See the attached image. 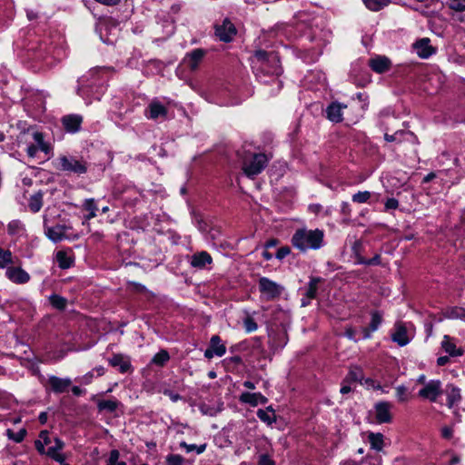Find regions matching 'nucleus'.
<instances>
[{"instance_id": "obj_1", "label": "nucleus", "mask_w": 465, "mask_h": 465, "mask_svg": "<svg viewBox=\"0 0 465 465\" xmlns=\"http://www.w3.org/2000/svg\"><path fill=\"white\" fill-rule=\"evenodd\" d=\"M324 233L320 229L308 230L299 229L297 230L292 238V245L302 252L307 250H317L322 246Z\"/></svg>"}, {"instance_id": "obj_2", "label": "nucleus", "mask_w": 465, "mask_h": 465, "mask_svg": "<svg viewBox=\"0 0 465 465\" xmlns=\"http://www.w3.org/2000/svg\"><path fill=\"white\" fill-rule=\"evenodd\" d=\"M269 162L264 153L246 154L242 157V171L248 177H254L262 173Z\"/></svg>"}, {"instance_id": "obj_3", "label": "nucleus", "mask_w": 465, "mask_h": 465, "mask_svg": "<svg viewBox=\"0 0 465 465\" xmlns=\"http://www.w3.org/2000/svg\"><path fill=\"white\" fill-rule=\"evenodd\" d=\"M58 169L64 172H71L78 174L84 173L87 170L84 162L73 156L61 155L58 159Z\"/></svg>"}, {"instance_id": "obj_4", "label": "nucleus", "mask_w": 465, "mask_h": 465, "mask_svg": "<svg viewBox=\"0 0 465 465\" xmlns=\"http://www.w3.org/2000/svg\"><path fill=\"white\" fill-rule=\"evenodd\" d=\"M259 289L266 300L276 299L283 291L282 285L266 277H262L259 280Z\"/></svg>"}, {"instance_id": "obj_5", "label": "nucleus", "mask_w": 465, "mask_h": 465, "mask_svg": "<svg viewBox=\"0 0 465 465\" xmlns=\"http://www.w3.org/2000/svg\"><path fill=\"white\" fill-rule=\"evenodd\" d=\"M418 394L423 399L436 401L437 398L442 394L441 382L438 380L430 381L419 391Z\"/></svg>"}, {"instance_id": "obj_6", "label": "nucleus", "mask_w": 465, "mask_h": 465, "mask_svg": "<svg viewBox=\"0 0 465 465\" xmlns=\"http://www.w3.org/2000/svg\"><path fill=\"white\" fill-rule=\"evenodd\" d=\"M392 404L388 401H379L374 405L375 420L377 423H390L392 420L391 410Z\"/></svg>"}, {"instance_id": "obj_7", "label": "nucleus", "mask_w": 465, "mask_h": 465, "mask_svg": "<svg viewBox=\"0 0 465 465\" xmlns=\"http://www.w3.org/2000/svg\"><path fill=\"white\" fill-rule=\"evenodd\" d=\"M215 35L223 42H231L236 35V28L229 19H224L221 25L215 26Z\"/></svg>"}, {"instance_id": "obj_8", "label": "nucleus", "mask_w": 465, "mask_h": 465, "mask_svg": "<svg viewBox=\"0 0 465 465\" xmlns=\"http://www.w3.org/2000/svg\"><path fill=\"white\" fill-rule=\"evenodd\" d=\"M430 42L429 38H422L413 44L412 47L420 58H428L434 53Z\"/></svg>"}, {"instance_id": "obj_9", "label": "nucleus", "mask_w": 465, "mask_h": 465, "mask_svg": "<svg viewBox=\"0 0 465 465\" xmlns=\"http://www.w3.org/2000/svg\"><path fill=\"white\" fill-rule=\"evenodd\" d=\"M5 274L10 281L15 283H25L30 280L29 274L19 267H9Z\"/></svg>"}, {"instance_id": "obj_10", "label": "nucleus", "mask_w": 465, "mask_h": 465, "mask_svg": "<svg viewBox=\"0 0 465 465\" xmlns=\"http://www.w3.org/2000/svg\"><path fill=\"white\" fill-rule=\"evenodd\" d=\"M204 55L205 51L198 48L188 54L184 57L183 61L192 71H195L198 68L200 63L203 61Z\"/></svg>"}, {"instance_id": "obj_11", "label": "nucleus", "mask_w": 465, "mask_h": 465, "mask_svg": "<svg viewBox=\"0 0 465 465\" xmlns=\"http://www.w3.org/2000/svg\"><path fill=\"white\" fill-rule=\"evenodd\" d=\"M369 65L374 72L382 74L391 68V62L388 57L379 55L371 59L369 61Z\"/></svg>"}, {"instance_id": "obj_12", "label": "nucleus", "mask_w": 465, "mask_h": 465, "mask_svg": "<svg viewBox=\"0 0 465 465\" xmlns=\"http://www.w3.org/2000/svg\"><path fill=\"white\" fill-rule=\"evenodd\" d=\"M391 340L400 346H405L410 342L406 327L397 322L394 327V332L391 334Z\"/></svg>"}, {"instance_id": "obj_13", "label": "nucleus", "mask_w": 465, "mask_h": 465, "mask_svg": "<svg viewBox=\"0 0 465 465\" xmlns=\"http://www.w3.org/2000/svg\"><path fill=\"white\" fill-rule=\"evenodd\" d=\"M347 106L340 103H331L326 109L327 118L333 123L342 121V109Z\"/></svg>"}, {"instance_id": "obj_14", "label": "nucleus", "mask_w": 465, "mask_h": 465, "mask_svg": "<svg viewBox=\"0 0 465 465\" xmlns=\"http://www.w3.org/2000/svg\"><path fill=\"white\" fill-rule=\"evenodd\" d=\"M83 118L77 114H69L62 118L64 129L70 133H75L80 129Z\"/></svg>"}, {"instance_id": "obj_15", "label": "nucleus", "mask_w": 465, "mask_h": 465, "mask_svg": "<svg viewBox=\"0 0 465 465\" xmlns=\"http://www.w3.org/2000/svg\"><path fill=\"white\" fill-rule=\"evenodd\" d=\"M71 380L68 378L62 379L58 378L56 376H51L49 378V384L55 393H63L68 391L69 387L71 386Z\"/></svg>"}, {"instance_id": "obj_16", "label": "nucleus", "mask_w": 465, "mask_h": 465, "mask_svg": "<svg viewBox=\"0 0 465 465\" xmlns=\"http://www.w3.org/2000/svg\"><path fill=\"white\" fill-rule=\"evenodd\" d=\"M54 445L47 450L46 455L54 460L55 461L63 463L65 460V457L59 451L64 449V443L59 438H54Z\"/></svg>"}, {"instance_id": "obj_17", "label": "nucleus", "mask_w": 465, "mask_h": 465, "mask_svg": "<svg viewBox=\"0 0 465 465\" xmlns=\"http://www.w3.org/2000/svg\"><path fill=\"white\" fill-rule=\"evenodd\" d=\"M322 282V279L319 277L311 278L308 284V288L305 292V298L302 300V305L307 306L312 299L316 297L318 285Z\"/></svg>"}, {"instance_id": "obj_18", "label": "nucleus", "mask_w": 465, "mask_h": 465, "mask_svg": "<svg viewBox=\"0 0 465 465\" xmlns=\"http://www.w3.org/2000/svg\"><path fill=\"white\" fill-rule=\"evenodd\" d=\"M240 401L252 406H257L258 404H265L267 402V398L260 392H243L240 396Z\"/></svg>"}, {"instance_id": "obj_19", "label": "nucleus", "mask_w": 465, "mask_h": 465, "mask_svg": "<svg viewBox=\"0 0 465 465\" xmlns=\"http://www.w3.org/2000/svg\"><path fill=\"white\" fill-rule=\"evenodd\" d=\"M213 259L207 252H200L192 256L191 265L195 268L203 269L206 264L212 263Z\"/></svg>"}, {"instance_id": "obj_20", "label": "nucleus", "mask_w": 465, "mask_h": 465, "mask_svg": "<svg viewBox=\"0 0 465 465\" xmlns=\"http://www.w3.org/2000/svg\"><path fill=\"white\" fill-rule=\"evenodd\" d=\"M149 115L148 118L150 119H157L158 117H166L167 115V109L164 107L161 103L157 101H153L149 106Z\"/></svg>"}, {"instance_id": "obj_21", "label": "nucleus", "mask_w": 465, "mask_h": 465, "mask_svg": "<svg viewBox=\"0 0 465 465\" xmlns=\"http://www.w3.org/2000/svg\"><path fill=\"white\" fill-rule=\"evenodd\" d=\"M45 234L51 241L54 242H60L65 236V227L59 224L53 227H47Z\"/></svg>"}, {"instance_id": "obj_22", "label": "nucleus", "mask_w": 465, "mask_h": 465, "mask_svg": "<svg viewBox=\"0 0 465 465\" xmlns=\"http://www.w3.org/2000/svg\"><path fill=\"white\" fill-rule=\"evenodd\" d=\"M441 347L450 356H461L463 354V350L457 348L449 335H444Z\"/></svg>"}, {"instance_id": "obj_23", "label": "nucleus", "mask_w": 465, "mask_h": 465, "mask_svg": "<svg viewBox=\"0 0 465 465\" xmlns=\"http://www.w3.org/2000/svg\"><path fill=\"white\" fill-rule=\"evenodd\" d=\"M371 320L370 326H369V328H366L363 330V332H364L363 337L365 339L370 338L371 331H377L382 322V314L380 312L373 311V312H371Z\"/></svg>"}, {"instance_id": "obj_24", "label": "nucleus", "mask_w": 465, "mask_h": 465, "mask_svg": "<svg viewBox=\"0 0 465 465\" xmlns=\"http://www.w3.org/2000/svg\"><path fill=\"white\" fill-rule=\"evenodd\" d=\"M109 363L113 366V367H118L119 368V371L122 372V373H125L127 372L130 368H131V364H130V361L128 360H125L124 357L121 354H115L114 355L110 360H109Z\"/></svg>"}, {"instance_id": "obj_25", "label": "nucleus", "mask_w": 465, "mask_h": 465, "mask_svg": "<svg viewBox=\"0 0 465 465\" xmlns=\"http://www.w3.org/2000/svg\"><path fill=\"white\" fill-rule=\"evenodd\" d=\"M460 391L455 386H449L447 391L448 406L451 408L455 403L460 401Z\"/></svg>"}, {"instance_id": "obj_26", "label": "nucleus", "mask_w": 465, "mask_h": 465, "mask_svg": "<svg viewBox=\"0 0 465 465\" xmlns=\"http://www.w3.org/2000/svg\"><path fill=\"white\" fill-rule=\"evenodd\" d=\"M365 6L372 11L378 12L390 4V0H362Z\"/></svg>"}, {"instance_id": "obj_27", "label": "nucleus", "mask_w": 465, "mask_h": 465, "mask_svg": "<svg viewBox=\"0 0 465 465\" xmlns=\"http://www.w3.org/2000/svg\"><path fill=\"white\" fill-rule=\"evenodd\" d=\"M29 208L32 212L37 213L43 206V193L38 192L32 195L29 199Z\"/></svg>"}, {"instance_id": "obj_28", "label": "nucleus", "mask_w": 465, "mask_h": 465, "mask_svg": "<svg viewBox=\"0 0 465 465\" xmlns=\"http://www.w3.org/2000/svg\"><path fill=\"white\" fill-rule=\"evenodd\" d=\"M210 348H212L214 351L215 355L219 357H222L226 351L225 346L221 343V339L217 335L211 338Z\"/></svg>"}, {"instance_id": "obj_29", "label": "nucleus", "mask_w": 465, "mask_h": 465, "mask_svg": "<svg viewBox=\"0 0 465 465\" xmlns=\"http://www.w3.org/2000/svg\"><path fill=\"white\" fill-rule=\"evenodd\" d=\"M369 442L372 449L381 450L383 448V435L381 433H370L368 436Z\"/></svg>"}, {"instance_id": "obj_30", "label": "nucleus", "mask_w": 465, "mask_h": 465, "mask_svg": "<svg viewBox=\"0 0 465 465\" xmlns=\"http://www.w3.org/2000/svg\"><path fill=\"white\" fill-rule=\"evenodd\" d=\"M33 139L36 143V146L39 150L43 151L45 153H48L51 151L50 145L45 142L44 135L40 132L33 133Z\"/></svg>"}, {"instance_id": "obj_31", "label": "nucleus", "mask_w": 465, "mask_h": 465, "mask_svg": "<svg viewBox=\"0 0 465 465\" xmlns=\"http://www.w3.org/2000/svg\"><path fill=\"white\" fill-rule=\"evenodd\" d=\"M119 401L115 400L99 401L97 407L99 411H106L108 412H114L119 406Z\"/></svg>"}, {"instance_id": "obj_32", "label": "nucleus", "mask_w": 465, "mask_h": 465, "mask_svg": "<svg viewBox=\"0 0 465 465\" xmlns=\"http://www.w3.org/2000/svg\"><path fill=\"white\" fill-rule=\"evenodd\" d=\"M56 260H57L59 267L62 269L70 268L71 265L73 264L72 258L70 256H68L66 254V252H62V251H60L56 253Z\"/></svg>"}, {"instance_id": "obj_33", "label": "nucleus", "mask_w": 465, "mask_h": 465, "mask_svg": "<svg viewBox=\"0 0 465 465\" xmlns=\"http://www.w3.org/2000/svg\"><path fill=\"white\" fill-rule=\"evenodd\" d=\"M49 302L54 308L60 311L64 310L67 304V300L57 294H52L49 297Z\"/></svg>"}, {"instance_id": "obj_34", "label": "nucleus", "mask_w": 465, "mask_h": 465, "mask_svg": "<svg viewBox=\"0 0 465 465\" xmlns=\"http://www.w3.org/2000/svg\"><path fill=\"white\" fill-rule=\"evenodd\" d=\"M27 434V430L25 429H21L18 432H14L12 430H6V436L9 440L20 443L24 440Z\"/></svg>"}, {"instance_id": "obj_35", "label": "nucleus", "mask_w": 465, "mask_h": 465, "mask_svg": "<svg viewBox=\"0 0 465 465\" xmlns=\"http://www.w3.org/2000/svg\"><path fill=\"white\" fill-rule=\"evenodd\" d=\"M83 206L84 209L89 213L86 216L87 220L93 219L96 216L97 206L94 199H86Z\"/></svg>"}, {"instance_id": "obj_36", "label": "nucleus", "mask_w": 465, "mask_h": 465, "mask_svg": "<svg viewBox=\"0 0 465 465\" xmlns=\"http://www.w3.org/2000/svg\"><path fill=\"white\" fill-rule=\"evenodd\" d=\"M169 359L170 356L167 351L162 350L153 356L152 359V363L158 366H163L169 361Z\"/></svg>"}, {"instance_id": "obj_37", "label": "nucleus", "mask_w": 465, "mask_h": 465, "mask_svg": "<svg viewBox=\"0 0 465 465\" xmlns=\"http://www.w3.org/2000/svg\"><path fill=\"white\" fill-rule=\"evenodd\" d=\"M257 416L261 420L269 425L272 424L276 420V416L274 413H269V411H264L262 409L257 411Z\"/></svg>"}, {"instance_id": "obj_38", "label": "nucleus", "mask_w": 465, "mask_h": 465, "mask_svg": "<svg viewBox=\"0 0 465 465\" xmlns=\"http://www.w3.org/2000/svg\"><path fill=\"white\" fill-rule=\"evenodd\" d=\"M180 446L185 449L186 452L188 453L193 450H195L198 454H201L206 450L207 444L203 443L198 446L195 444H187L185 441H182L180 443Z\"/></svg>"}, {"instance_id": "obj_39", "label": "nucleus", "mask_w": 465, "mask_h": 465, "mask_svg": "<svg viewBox=\"0 0 465 465\" xmlns=\"http://www.w3.org/2000/svg\"><path fill=\"white\" fill-rule=\"evenodd\" d=\"M9 263H13L12 252L0 248V267L5 268Z\"/></svg>"}, {"instance_id": "obj_40", "label": "nucleus", "mask_w": 465, "mask_h": 465, "mask_svg": "<svg viewBox=\"0 0 465 465\" xmlns=\"http://www.w3.org/2000/svg\"><path fill=\"white\" fill-rule=\"evenodd\" d=\"M446 5L456 12L465 11V0H447Z\"/></svg>"}, {"instance_id": "obj_41", "label": "nucleus", "mask_w": 465, "mask_h": 465, "mask_svg": "<svg viewBox=\"0 0 465 465\" xmlns=\"http://www.w3.org/2000/svg\"><path fill=\"white\" fill-rule=\"evenodd\" d=\"M371 193L368 191L358 192L352 195V201L358 203H364L371 198Z\"/></svg>"}, {"instance_id": "obj_42", "label": "nucleus", "mask_w": 465, "mask_h": 465, "mask_svg": "<svg viewBox=\"0 0 465 465\" xmlns=\"http://www.w3.org/2000/svg\"><path fill=\"white\" fill-rule=\"evenodd\" d=\"M119 451L117 450H113L110 452V456L106 465H126L124 461L119 460Z\"/></svg>"}, {"instance_id": "obj_43", "label": "nucleus", "mask_w": 465, "mask_h": 465, "mask_svg": "<svg viewBox=\"0 0 465 465\" xmlns=\"http://www.w3.org/2000/svg\"><path fill=\"white\" fill-rule=\"evenodd\" d=\"M184 459L178 454H170L166 457V465H183Z\"/></svg>"}, {"instance_id": "obj_44", "label": "nucleus", "mask_w": 465, "mask_h": 465, "mask_svg": "<svg viewBox=\"0 0 465 465\" xmlns=\"http://www.w3.org/2000/svg\"><path fill=\"white\" fill-rule=\"evenodd\" d=\"M396 396L400 401H407L409 399L407 388L405 386H398L396 388Z\"/></svg>"}, {"instance_id": "obj_45", "label": "nucleus", "mask_w": 465, "mask_h": 465, "mask_svg": "<svg viewBox=\"0 0 465 465\" xmlns=\"http://www.w3.org/2000/svg\"><path fill=\"white\" fill-rule=\"evenodd\" d=\"M244 327L247 332H252L257 330V324L252 318L244 320Z\"/></svg>"}, {"instance_id": "obj_46", "label": "nucleus", "mask_w": 465, "mask_h": 465, "mask_svg": "<svg viewBox=\"0 0 465 465\" xmlns=\"http://www.w3.org/2000/svg\"><path fill=\"white\" fill-rule=\"evenodd\" d=\"M21 229V223L18 221H13L8 223L7 230L10 234L16 233Z\"/></svg>"}, {"instance_id": "obj_47", "label": "nucleus", "mask_w": 465, "mask_h": 465, "mask_svg": "<svg viewBox=\"0 0 465 465\" xmlns=\"http://www.w3.org/2000/svg\"><path fill=\"white\" fill-rule=\"evenodd\" d=\"M399 206V202L395 198H390L385 203V209L386 210H395Z\"/></svg>"}, {"instance_id": "obj_48", "label": "nucleus", "mask_w": 465, "mask_h": 465, "mask_svg": "<svg viewBox=\"0 0 465 465\" xmlns=\"http://www.w3.org/2000/svg\"><path fill=\"white\" fill-rule=\"evenodd\" d=\"M38 440H41L42 442L45 446L52 443V440H51V439L48 436V431L47 430L41 431L40 434H39V439Z\"/></svg>"}, {"instance_id": "obj_49", "label": "nucleus", "mask_w": 465, "mask_h": 465, "mask_svg": "<svg viewBox=\"0 0 465 465\" xmlns=\"http://www.w3.org/2000/svg\"><path fill=\"white\" fill-rule=\"evenodd\" d=\"M291 252V249L289 247H282L278 250L277 253H276V257L278 259H283L284 257H286L288 254H290Z\"/></svg>"}, {"instance_id": "obj_50", "label": "nucleus", "mask_w": 465, "mask_h": 465, "mask_svg": "<svg viewBox=\"0 0 465 465\" xmlns=\"http://www.w3.org/2000/svg\"><path fill=\"white\" fill-rule=\"evenodd\" d=\"M404 133L403 131H398L396 132L394 134H385L384 135V139L387 141V142H394V141H397L398 140V136L399 135H402Z\"/></svg>"}, {"instance_id": "obj_51", "label": "nucleus", "mask_w": 465, "mask_h": 465, "mask_svg": "<svg viewBox=\"0 0 465 465\" xmlns=\"http://www.w3.org/2000/svg\"><path fill=\"white\" fill-rule=\"evenodd\" d=\"M259 465H274V462L267 455H261L259 458Z\"/></svg>"}, {"instance_id": "obj_52", "label": "nucleus", "mask_w": 465, "mask_h": 465, "mask_svg": "<svg viewBox=\"0 0 465 465\" xmlns=\"http://www.w3.org/2000/svg\"><path fill=\"white\" fill-rule=\"evenodd\" d=\"M35 449L37 450V451L40 453V454H46V451L45 450V445L42 442L41 440H36L35 441Z\"/></svg>"}, {"instance_id": "obj_53", "label": "nucleus", "mask_w": 465, "mask_h": 465, "mask_svg": "<svg viewBox=\"0 0 465 465\" xmlns=\"http://www.w3.org/2000/svg\"><path fill=\"white\" fill-rule=\"evenodd\" d=\"M349 377L353 381H361V371L359 369L354 371H351L349 373Z\"/></svg>"}, {"instance_id": "obj_54", "label": "nucleus", "mask_w": 465, "mask_h": 465, "mask_svg": "<svg viewBox=\"0 0 465 465\" xmlns=\"http://www.w3.org/2000/svg\"><path fill=\"white\" fill-rule=\"evenodd\" d=\"M453 430L450 427L445 426L441 429V435L445 439H450L452 437Z\"/></svg>"}, {"instance_id": "obj_55", "label": "nucleus", "mask_w": 465, "mask_h": 465, "mask_svg": "<svg viewBox=\"0 0 465 465\" xmlns=\"http://www.w3.org/2000/svg\"><path fill=\"white\" fill-rule=\"evenodd\" d=\"M164 394L167 395L170 400L173 402L179 401L181 399V396L178 393H174L172 391H164Z\"/></svg>"}, {"instance_id": "obj_56", "label": "nucleus", "mask_w": 465, "mask_h": 465, "mask_svg": "<svg viewBox=\"0 0 465 465\" xmlns=\"http://www.w3.org/2000/svg\"><path fill=\"white\" fill-rule=\"evenodd\" d=\"M381 262V256L376 254L373 258L368 259L366 262V265H378Z\"/></svg>"}, {"instance_id": "obj_57", "label": "nucleus", "mask_w": 465, "mask_h": 465, "mask_svg": "<svg viewBox=\"0 0 465 465\" xmlns=\"http://www.w3.org/2000/svg\"><path fill=\"white\" fill-rule=\"evenodd\" d=\"M38 150H39V149L37 148V146H36V145L32 144V145H29V146L27 147V150H26V151H27V154H28L30 157H32V158H33V157H35V154H36V153H37V151H38Z\"/></svg>"}, {"instance_id": "obj_58", "label": "nucleus", "mask_w": 465, "mask_h": 465, "mask_svg": "<svg viewBox=\"0 0 465 465\" xmlns=\"http://www.w3.org/2000/svg\"><path fill=\"white\" fill-rule=\"evenodd\" d=\"M267 56H268V54L265 51L259 50V51L255 52V57L260 61L265 60L267 58Z\"/></svg>"}, {"instance_id": "obj_59", "label": "nucleus", "mask_w": 465, "mask_h": 465, "mask_svg": "<svg viewBox=\"0 0 465 465\" xmlns=\"http://www.w3.org/2000/svg\"><path fill=\"white\" fill-rule=\"evenodd\" d=\"M450 361V358L448 356H440L437 359L438 366H444Z\"/></svg>"}, {"instance_id": "obj_60", "label": "nucleus", "mask_w": 465, "mask_h": 465, "mask_svg": "<svg viewBox=\"0 0 465 465\" xmlns=\"http://www.w3.org/2000/svg\"><path fill=\"white\" fill-rule=\"evenodd\" d=\"M213 355H215V352L212 349V348H208L205 351H204V356L207 358V359H212L213 357Z\"/></svg>"}, {"instance_id": "obj_61", "label": "nucleus", "mask_w": 465, "mask_h": 465, "mask_svg": "<svg viewBox=\"0 0 465 465\" xmlns=\"http://www.w3.org/2000/svg\"><path fill=\"white\" fill-rule=\"evenodd\" d=\"M277 243H278V241L276 239H271V240L266 242L265 247L266 248H271V247L275 246Z\"/></svg>"}, {"instance_id": "obj_62", "label": "nucleus", "mask_w": 465, "mask_h": 465, "mask_svg": "<svg viewBox=\"0 0 465 465\" xmlns=\"http://www.w3.org/2000/svg\"><path fill=\"white\" fill-rule=\"evenodd\" d=\"M243 386L249 390H253L255 388L254 383L250 381H245L243 382Z\"/></svg>"}, {"instance_id": "obj_63", "label": "nucleus", "mask_w": 465, "mask_h": 465, "mask_svg": "<svg viewBox=\"0 0 465 465\" xmlns=\"http://www.w3.org/2000/svg\"><path fill=\"white\" fill-rule=\"evenodd\" d=\"M39 420L42 424H45L47 420V414L45 412H41L39 415Z\"/></svg>"}, {"instance_id": "obj_64", "label": "nucleus", "mask_w": 465, "mask_h": 465, "mask_svg": "<svg viewBox=\"0 0 465 465\" xmlns=\"http://www.w3.org/2000/svg\"><path fill=\"white\" fill-rule=\"evenodd\" d=\"M368 259H365L363 258L362 256L361 255H357L356 256V262L359 263V264H365L366 265V262H367Z\"/></svg>"}]
</instances>
